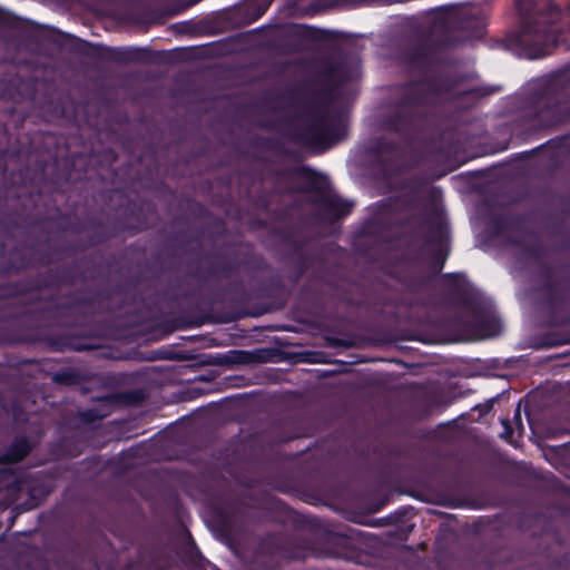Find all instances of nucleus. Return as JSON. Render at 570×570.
<instances>
[{"label": "nucleus", "instance_id": "40", "mask_svg": "<svg viewBox=\"0 0 570 570\" xmlns=\"http://www.w3.org/2000/svg\"><path fill=\"white\" fill-rule=\"evenodd\" d=\"M227 292L239 296L240 301H245L246 295H247L245 287H244V283L242 281H236V282L232 283L228 286Z\"/></svg>", "mask_w": 570, "mask_h": 570}, {"label": "nucleus", "instance_id": "55", "mask_svg": "<svg viewBox=\"0 0 570 570\" xmlns=\"http://www.w3.org/2000/svg\"><path fill=\"white\" fill-rule=\"evenodd\" d=\"M216 225L219 226V227H223V223L222 222H218Z\"/></svg>", "mask_w": 570, "mask_h": 570}, {"label": "nucleus", "instance_id": "6", "mask_svg": "<svg viewBox=\"0 0 570 570\" xmlns=\"http://www.w3.org/2000/svg\"><path fill=\"white\" fill-rule=\"evenodd\" d=\"M511 132L523 141L570 124V62L529 81L507 98Z\"/></svg>", "mask_w": 570, "mask_h": 570}, {"label": "nucleus", "instance_id": "47", "mask_svg": "<svg viewBox=\"0 0 570 570\" xmlns=\"http://www.w3.org/2000/svg\"><path fill=\"white\" fill-rule=\"evenodd\" d=\"M179 32H187L188 22H181L178 24Z\"/></svg>", "mask_w": 570, "mask_h": 570}, {"label": "nucleus", "instance_id": "16", "mask_svg": "<svg viewBox=\"0 0 570 570\" xmlns=\"http://www.w3.org/2000/svg\"><path fill=\"white\" fill-rule=\"evenodd\" d=\"M473 317V330L482 338L492 337L501 332L502 324L495 313L480 298L460 302Z\"/></svg>", "mask_w": 570, "mask_h": 570}, {"label": "nucleus", "instance_id": "52", "mask_svg": "<svg viewBox=\"0 0 570 570\" xmlns=\"http://www.w3.org/2000/svg\"><path fill=\"white\" fill-rule=\"evenodd\" d=\"M527 252H529L530 254H534V248H527Z\"/></svg>", "mask_w": 570, "mask_h": 570}, {"label": "nucleus", "instance_id": "29", "mask_svg": "<svg viewBox=\"0 0 570 570\" xmlns=\"http://www.w3.org/2000/svg\"><path fill=\"white\" fill-rule=\"evenodd\" d=\"M51 380L57 385L79 386L90 381V375L76 367H63L52 373Z\"/></svg>", "mask_w": 570, "mask_h": 570}, {"label": "nucleus", "instance_id": "32", "mask_svg": "<svg viewBox=\"0 0 570 570\" xmlns=\"http://www.w3.org/2000/svg\"><path fill=\"white\" fill-rule=\"evenodd\" d=\"M323 72L331 81L337 85H343L351 79V70L344 59L328 61Z\"/></svg>", "mask_w": 570, "mask_h": 570}, {"label": "nucleus", "instance_id": "39", "mask_svg": "<svg viewBox=\"0 0 570 570\" xmlns=\"http://www.w3.org/2000/svg\"><path fill=\"white\" fill-rule=\"evenodd\" d=\"M246 354L245 351H229L228 354L224 356V360H220L218 363H243Z\"/></svg>", "mask_w": 570, "mask_h": 570}, {"label": "nucleus", "instance_id": "23", "mask_svg": "<svg viewBox=\"0 0 570 570\" xmlns=\"http://www.w3.org/2000/svg\"><path fill=\"white\" fill-rule=\"evenodd\" d=\"M42 111L55 119L72 121L77 117V107L68 95H60L57 98H49L42 106Z\"/></svg>", "mask_w": 570, "mask_h": 570}, {"label": "nucleus", "instance_id": "25", "mask_svg": "<svg viewBox=\"0 0 570 570\" xmlns=\"http://www.w3.org/2000/svg\"><path fill=\"white\" fill-rule=\"evenodd\" d=\"M108 59L117 62V63H132V62H141L149 63L150 60V50L145 48H132V47H124V48H107Z\"/></svg>", "mask_w": 570, "mask_h": 570}, {"label": "nucleus", "instance_id": "2", "mask_svg": "<svg viewBox=\"0 0 570 570\" xmlns=\"http://www.w3.org/2000/svg\"><path fill=\"white\" fill-rule=\"evenodd\" d=\"M455 85L453 78L438 75L409 80L396 86L379 121L380 129L385 134L394 135L395 139L385 135L379 136L370 139L364 148L365 153L375 159L382 177H396L407 169V153L428 128L435 98L453 94L460 105L471 107L493 92L487 87H472L456 91Z\"/></svg>", "mask_w": 570, "mask_h": 570}, {"label": "nucleus", "instance_id": "17", "mask_svg": "<svg viewBox=\"0 0 570 570\" xmlns=\"http://www.w3.org/2000/svg\"><path fill=\"white\" fill-rule=\"evenodd\" d=\"M171 557L159 542H149L139 547L134 560L125 564V570H168Z\"/></svg>", "mask_w": 570, "mask_h": 570}, {"label": "nucleus", "instance_id": "45", "mask_svg": "<svg viewBox=\"0 0 570 570\" xmlns=\"http://www.w3.org/2000/svg\"><path fill=\"white\" fill-rule=\"evenodd\" d=\"M0 474H2V475H3V479H7V476H13V478L16 479V476H14V472H13V470H11V469H3V470H0Z\"/></svg>", "mask_w": 570, "mask_h": 570}, {"label": "nucleus", "instance_id": "11", "mask_svg": "<svg viewBox=\"0 0 570 570\" xmlns=\"http://www.w3.org/2000/svg\"><path fill=\"white\" fill-rule=\"evenodd\" d=\"M314 556L312 542L296 534L268 533L259 539L253 556L255 570H276L284 561L305 560Z\"/></svg>", "mask_w": 570, "mask_h": 570}, {"label": "nucleus", "instance_id": "37", "mask_svg": "<svg viewBox=\"0 0 570 570\" xmlns=\"http://www.w3.org/2000/svg\"><path fill=\"white\" fill-rule=\"evenodd\" d=\"M186 556L189 559L191 563H194L196 567H203L205 563H209V561L202 554L200 550L198 549L196 542L189 534V544L186 549Z\"/></svg>", "mask_w": 570, "mask_h": 570}, {"label": "nucleus", "instance_id": "54", "mask_svg": "<svg viewBox=\"0 0 570 570\" xmlns=\"http://www.w3.org/2000/svg\"><path fill=\"white\" fill-rule=\"evenodd\" d=\"M168 256H169L170 258H174V257L176 256V254H175V253H170Z\"/></svg>", "mask_w": 570, "mask_h": 570}, {"label": "nucleus", "instance_id": "56", "mask_svg": "<svg viewBox=\"0 0 570 570\" xmlns=\"http://www.w3.org/2000/svg\"><path fill=\"white\" fill-rule=\"evenodd\" d=\"M213 570H220V569L214 564Z\"/></svg>", "mask_w": 570, "mask_h": 570}, {"label": "nucleus", "instance_id": "53", "mask_svg": "<svg viewBox=\"0 0 570 570\" xmlns=\"http://www.w3.org/2000/svg\"><path fill=\"white\" fill-rule=\"evenodd\" d=\"M342 557L347 558V559L351 558V556L348 553H344V554H342Z\"/></svg>", "mask_w": 570, "mask_h": 570}, {"label": "nucleus", "instance_id": "13", "mask_svg": "<svg viewBox=\"0 0 570 570\" xmlns=\"http://www.w3.org/2000/svg\"><path fill=\"white\" fill-rule=\"evenodd\" d=\"M415 206L416 197L413 193L399 194L382 200L379 205L380 213L366 220L360 228L358 235H355L354 249L360 254L368 255L367 243H381L394 225H402L400 222L392 220L389 216L393 213L411 210Z\"/></svg>", "mask_w": 570, "mask_h": 570}, {"label": "nucleus", "instance_id": "3", "mask_svg": "<svg viewBox=\"0 0 570 570\" xmlns=\"http://www.w3.org/2000/svg\"><path fill=\"white\" fill-rule=\"evenodd\" d=\"M99 313L100 285L70 292L63 302L51 299L38 308L18 309L0 304V347L46 342L56 352L97 350L94 337L70 333L49 335L47 331L88 326Z\"/></svg>", "mask_w": 570, "mask_h": 570}, {"label": "nucleus", "instance_id": "24", "mask_svg": "<svg viewBox=\"0 0 570 570\" xmlns=\"http://www.w3.org/2000/svg\"><path fill=\"white\" fill-rule=\"evenodd\" d=\"M273 0H245L234 9V17L242 26L250 24L262 18Z\"/></svg>", "mask_w": 570, "mask_h": 570}, {"label": "nucleus", "instance_id": "7", "mask_svg": "<svg viewBox=\"0 0 570 570\" xmlns=\"http://www.w3.org/2000/svg\"><path fill=\"white\" fill-rule=\"evenodd\" d=\"M435 12L432 28L442 31V35L422 33L402 46L395 55L396 62L407 72L428 75L441 65L446 49L460 43L455 31L476 33L484 27L482 10L478 6H446L438 8Z\"/></svg>", "mask_w": 570, "mask_h": 570}, {"label": "nucleus", "instance_id": "4", "mask_svg": "<svg viewBox=\"0 0 570 570\" xmlns=\"http://www.w3.org/2000/svg\"><path fill=\"white\" fill-rule=\"evenodd\" d=\"M46 239L35 238L32 244L17 243L11 249L6 248V255L0 257V277L18 274L29 267H47L53 263V253L40 250L38 245L47 243ZM115 263V255H109L105 264L98 263L96 254L85 255L68 264L48 268L23 278L0 284V301L30 296L29 301L9 303L18 309L38 308L51 299L63 302L70 294L61 297L50 295L43 298L45 289L55 292L62 287H73L77 284H87L98 278L108 276Z\"/></svg>", "mask_w": 570, "mask_h": 570}, {"label": "nucleus", "instance_id": "27", "mask_svg": "<svg viewBox=\"0 0 570 570\" xmlns=\"http://www.w3.org/2000/svg\"><path fill=\"white\" fill-rule=\"evenodd\" d=\"M442 282L449 293L461 302L472 298L468 295L470 283L463 272L442 274Z\"/></svg>", "mask_w": 570, "mask_h": 570}, {"label": "nucleus", "instance_id": "14", "mask_svg": "<svg viewBox=\"0 0 570 570\" xmlns=\"http://www.w3.org/2000/svg\"><path fill=\"white\" fill-rule=\"evenodd\" d=\"M429 229L425 245L421 250L429 248L428 268L433 276L439 275L450 256L449 232L445 223L439 217L420 218L417 229Z\"/></svg>", "mask_w": 570, "mask_h": 570}, {"label": "nucleus", "instance_id": "1", "mask_svg": "<svg viewBox=\"0 0 570 570\" xmlns=\"http://www.w3.org/2000/svg\"><path fill=\"white\" fill-rule=\"evenodd\" d=\"M28 145L16 150L24 166L0 173V257L14 235H86L80 245L48 248L53 262L59 254L107 243L122 234L148 230L158 220L156 205L148 199L130 198L119 189L94 188L98 170L94 153H71L63 137L37 130Z\"/></svg>", "mask_w": 570, "mask_h": 570}, {"label": "nucleus", "instance_id": "5", "mask_svg": "<svg viewBox=\"0 0 570 570\" xmlns=\"http://www.w3.org/2000/svg\"><path fill=\"white\" fill-rule=\"evenodd\" d=\"M232 259H226L220 253L207 254L204 256L208 261L205 267L199 259H188L184 275L169 277L151 302H140L135 322L144 324L160 316L175 315L189 301L199 297L208 284L229 279L240 269L248 275L272 269L265 257L255 252L249 243L232 250Z\"/></svg>", "mask_w": 570, "mask_h": 570}, {"label": "nucleus", "instance_id": "28", "mask_svg": "<svg viewBox=\"0 0 570 570\" xmlns=\"http://www.w3.org/2000/svg\"><path fill=\"white\" fill-rule=\"evenodd\" d=\"M291 35L311 42H332L336 39L335 32L307 24H294Z\"/></svg>", "mask_w": 570, "mask_h": 570}, {"label": "nucleus", "instance_id": "36", "mask_svg": "<svg viewBox=\"0 0 570 570\" xmlns=\"http://www.w3.org/2000/svg\"><path fill=\"white\" fill-rule=\"evenodd\" d=\"M361 534L360 531L348 529L345 532H333L330 534L331 542L342 546L345 549H350L351 541Z\"/></svg>", "mask_w": 570, "mask_h": 570}, {"label": "nucleus", "instance_id": "20", "mask_svg": "<svg viewBox=\"0 0 570 570\" xmlns=\"http://www.w3.org/2000/svg\"><path fill=\"white\" fill-rule=\"evenodd\" d=\"M55 481L48 480L40 474L24 479L19 482L18 489L24 491L29 495V508L39 507L47 497L55 490Z\"/></svg>", "mask_w": 570, "mask_h": 570}, {"label": "nucleus", "instance_id": "18", "mask_svg": "<svg viewBox=\"0 0 570 570\" xmlns=\"http://www.w3.org/2000/svg\"><path fill=\"white\" fill-rule=\"evenodd\" d=\"M489 229L494 238L505 236L508 244L515 247L523 245V239L515 235L524 232V220L520 215L513 213L497 214L491 217Z\"/></svg>", "mask_w": 570, "mask_h": 570}, {"label": "nucleus", "instance_id": "22", "mask_svg": "<svg viewBox=\"0 0 570 570\" xmlns=\"http://www.w3.org/2000/svg\"><path fill=\"white\" fill-rule=\"evenodd\" d=\"M35 448L36 442L28 436H16L11 443L0 452V464H17L23 461Z\"/></svg>", "mask_w": 570, "mask_h": 570}, {"label": "nucleus", "instance_id": "19", "mask_svg": "<svg viewBox=\"0 0 570 570\" xmlns=\"http://www.w3.org/2000/svg\"><path fill=\"white\" fill-rule=\"evenodd\" d=\"M0 28L20 31L31 40L48 39L47 31L38 23L22 19L0 8Z\"/></svg>", "mask_w": 570, "mask_h": 570}, {"label": "nucleus", "instance_id": "35", "mask_svg": "<svg viewBox=\"0 0 570 570\" xmlns=\"http://www.w3.org/2000/svg\"><path fill=\"white\" fill-rule=\"evenodd\" d=\"M107 412L100 407H89L78 412L79 421L83 424H92L102 421Z\"/></svg>", "mask_w": 570, "mask_h": 570}, {"label": "nucleus", "instance_id": "21", "mask_svg": "<svg viewBox=\"0 0 570 570\" xmlns=\"http://www.w3.org/2000/svg\"><path fill=\"white\" fill-rule=\"evenodd\" d=\"M249 519L250 511L243 507H233L218 514L219 528L228 537H234L246 530Z\"/></svg>", "mask_w": 570, "mask_h": 570}, {"label": "nucleus", "instance_id": "9", "mask_svg": "<svg viewBox=\"0 0 570 570\" xmlns=\"http://www.w3.org/2000/svg\"><path fill=\"white\" fill-rule=\"evenodd\" d=\"M321 99L309 110V121L295 132V140L316 151H324L346 136L343 111L333 107V88L318 91Z\"/></svg>", "mask_w": 570, "mask_h": 570}, {"label": "nucleus", "instance_id": "33", "mask_svg": "<svg viewBox=\"0 0 570 570\" xmlns=\"http://www.w3.org/2000/svg\"><path fill=\"white\" fill-rule=\"evenodd\" d=\"M284 289L283 282L278 275L269 276L265 282L256 288V295L259 298L275 297Z\"/></svg>", "mask_w": 570, "mask_h": 570}, {"label": "nucleus", "instance_id": "10", "mask_svg": "<svg viewBox=\"0 0 570 570\" xmlns=\"http://www.w3.org/2000/svg\"><path fill=\"white\" fill-rule=\"evenodd\" d=\"M274 175L277 180L302 178L303 191L316 196L317 216L324 223L334 224L352 213L353 203L333 194L327 177L308 166L279 168Z\"/></svg>", "mask_w": 570, "mask_h": 570}, {"label": "nucleus", "instance_id": "43", "mask_svg": "<svg viewBox=\"0 0 570 570\" xmlns=\"http://www.w3.org/2000/svg\"><path fill=\"white\" fill-rule=\"evenodd\" d=\"M198 0H190L186 3H184L183 6H180L179 9H176L174 10L173 14H178V13H181L184 12L186 9L190 8L191 6L196 4Z\"/></svg>", "mask_w": 570, "mask_h": 570}, {"label": "nucleus", "instance_id": "38", "mask_svg": "<svg viewBox=\"0 0 570 570\" xmlns=\"http://www.w3.org/2000/svg\"><path fill=\"white\" fill-rule=\"evenodd\" d=\"M570 343V336L566 334L549 333L543 337V345L547 347L560 346Z\"/></svg>", "mask_w": 570, "mask_h": 570}, {"label": "nucleus", "instance_id": "42", "mask_svg": "<svg viewBox=\"0 0 570 570\" xmlns=\"http://www.w3.org/2000/svg\"><path fill=\"white\" fill-rule=\"evenodd\" d=\"M475 409L480 410L481 415H485L493 410V400H490L482 405H478Z\"/></svg>", "mask_w": 570, "mask_h": 570}, {"label": "nucleus", "instance_id": "51", "mask_svg": "<svg viewBox=\"0 0 570 570\" xmlns=\"http://www.w3.org/2000/svg\"><path fill=\"white\" fill-rule=\"evenodd\" d=\"M544 146H546L544 144H543V145H540L539 147H537V148H535V149H533L532 151H537V150H539V149L543 148Z\"/></svg>", "mask_w": 570, "mask_h": 570}, {"label": "nucleus", "instance_id": "30", "mask_svg": "<svg viewBox=\"0 0 570 570\" xmlns=\"http://www.w3.org/2000/svg\"><path fill=\"white\" fill-rule=\"evenodd\" d=\"M405 512L399 510L394 514L376 519L371 525L385 527V525H397V529L392 533L391 537H396L400 540H407L410 533L414 529V524H404Z\"/></svg>", "mask_w": 570, "mask_h": 570}, {"label": "nucleus", "instance_id": "15", "mask_svg": "<svg viewBox=\"0 0 570 570\" xmlns=\"http://www.w3.org/2000/svg\"><path fill=\"white\" fill-rule=\"evenodd\" d=\"M269 234L277 237L279 243L287 248L284 258L291 262L296 273V278L302 277L309 267V255L306 252L307 238L301 225L286 223L274 226Z\"/></svg>", "mask_w": 570, "mask_h": 570}, {"label": "nucleus", "instance_id": "49", "mask_svg": "<svg viewBox=\"0 0 570 570\" xmlns=\"http://www.w3.org/2000/svg\"><path fill=\"white\" fill-rule=\"evenodd\" d=\"M166 271H167V272H171V271H174V264H171V263H170V264L166 267Z\"/></svg>", "mask_w": 570, "mask_h": 570}, {"label": "nucleus", "instance_id": "48", "mask_svg": "<svg viewBox=\"0 0 570 570\" xmlns=\"http://www.w3.org/2000/svg\"><path fill=\"white\" fill-rule=\"evenodd\" d=\"M170 235H186V232L179 230V232L171 233Z\"/></svg>", "mask_w": 570, "mask_h": 570}, {"label": "nucleus", "instance_id": "44", "mask_svg": "<svg viewBox=\"0 0 570 570\" xmlns=\"http://www.w3.org/2000/svg\"><path fill=\"white\" fill-rule=\"evenodd\" d=\"M105 159L109 161L110 164L114 163L117 159V155L114 150L108 149L104 153Z\"/></svg>", "mask_w": 570, "mask_h": 570}, {"label": "nucleus", "instance_id": "12", "mask_svg": "<svg viewBox=\"0 0 570 570\" xmlns=\"http://www.w3.org/2000/svg\"><path fill=\"white\" fill-rule=\"evenodd\" d=\"M569 265L554 269L544 266L541 269L542 283L538 287L539 305L552 324L570 322V277L567 274Z\"/></svg>", "mask_w": 570, "mask_h": 570}, {"label": "nucleus", "instance_id": "46", "mask_svg": "<svg viewBox=\"0 0 570 570\" xmlns=\"http://www.w3.org/2000/svg\"><path fill=\"white\" fill-rule=\"evenodd\" d=\"M197 212L199 216H204V213L206 212L205 207L202 204H196Z\"/></svg>", "mask_w": 570, "mask_h": 570}, {"label": "nucleus", "instance_id": "41", "mask_svg": "<svg viewBox=\"0 0 570 570\" xmlns=\"http://www.w3.org/2000/svg\"><path fill=\"white\" fill-rule=\"evenodd\" d=\"M501 423L503 425V433L501 434V438L504 440H510L513 436V428L509 419H502Z\"/></svg>", "mask_w": 570, "mask_h": 570}, {"label": "nucleus", "instance_id": "31", "mask_svg": "<svg viewBox=\"0 0 570 570\" xmlns=\"http://www.w3.org/2000/svg\"><path fill=\"white\" fill-rule=\"evenodd\" d=\"M52 31H55V29H52ZM56 32L67 40V41L59 42V45L68 46L71 52H73L76 55H80V56L91 57V58L99 56L97 46H94L90 42L82 40L76 36L62 33L58 30H56Z\"/></svg>", "mask_w": 570, "mask_h": 570}, {"label": "nucleus", "instance_id": "34", "mask_svg": "<svg viewBox=\"0 0 570 570\" xmlns=\"http://www.w3.org/2000/svg\"><path fill=\"white\" fill-rule=\"evenodd\" d=\"M52 454L61 458L76 456L73 441L69 438H61L51 446Z\"/></svg>", "mask_w": 570, "mask_h": 570}, {"label": "nucleus", "instance_id": "8", "mask_svg": "<svg viewBox=\"0 0 570 570\" xmlns=\"http://www.w3.org/2000/svg\"><path fill=\"white\" fill-rule=\"evenodd\" d=\"M570 31V4L563 9L553 0H539L505 36V46L517 56L538 59L549 56Z\"/></svg>", "mask_w": 570, "mask_h": 570}, {"label": "nucleus", "instance_id": "26", "mask_svg": "<svg viewBox=\"0 0 570 570\" xmlns=\"http://www.w3.org/2000/svg\"><path fill=\"white\" fill-rule=\"evenodd\" d=\"M274 509L278 512L277 520L281 522H289L296 529H313L316 525V519L298 513L279 500L272 502Z\"/></svg>", "mask_w": 570, "mask_h": 570}, {"label": "nucleus", "instance_id": "50", "mask_svg": "<svg viewBox=\"0 0 570 570\" xmlns=\"http://www.w3.org/2000/svg\"><path fill=\"white\" fill-rule=\"evenodd\" d=\"M16 518H17V515H13L11 518L9 528H11L13 525Z\"/></svg>", "mask_w": 570, "mask_h": 570}]
</instances>
